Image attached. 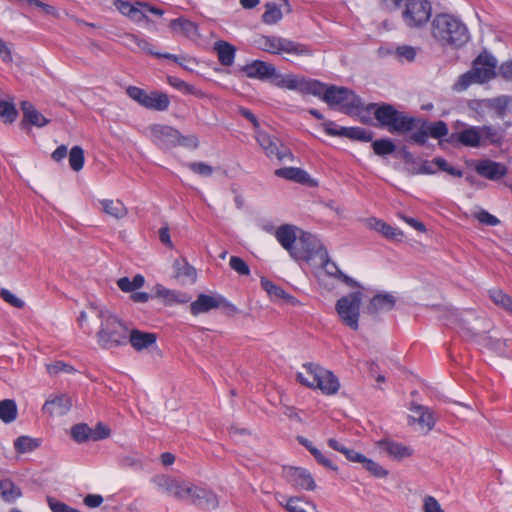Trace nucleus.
<instances>
[{"label":"nucleus","mask_w":512,"mask_h":512,"mask_svg":"<svg viewBox=\"0 0 512 512\" xmlns=\"http://www.w3.org/2000/svg\"><path fill=\"white\" fill-rule=\"evenodd\" d=\"M361 303L362 292L358 290L342 296L335 304V310L341 322L354 331L359 328Z\"/></svg>","instance_id":"6e6552de"},{"label":"nucleus","mask_w":512,"mask_h":512,"mask_svg":"<svg viewBox=\"0 0 512 512\" xmlns=\"http://www.w3.org/2000/svg\"><path fill=\"white\" fill-rule=\"evenodd\" d=\"M17 404L12 399L0 401V419L4 423H11L17 417Z\"/></svg>","instance_id":"37998d69"},{"label":"nucleus","mask_w":512,"mask_h":512,"mask_svg":"<svg viewBox=\"0 0 512 512\" xmlns=\"http://www.w3.org/2000/svg\"><path fill=\"white\" fill-rule=\"evenodd\" d=\"M424 512H444L439 502L433 496H426L423 503Z\"/></svg>","instance_id":"774afa93"},{"label":"nucleus","mask_w":512,"mask_h":512,"mask_svg":"<svg viewBox=\"0 0 512 512\" xmlns=\"http://www.w3.org/2000/svg\"><path fill=\"white\" fill-rule=\"evenodd\" d=\"M344 133L345 137L362 142H370L373 139L372 131L360 127H346Z\"/></svg>","instance_id":"09e8293b"},{"label":"nucleus","mask_w":512,"mask_h":512,"mask_svg":"<svg viewBox=\"0 0 512 512\" xmlns=\"http://www.w3.org/2000/svg\"><path fill=\"white\" fill-rule=\"evenodd\" d=\"M188 167L191 171L203 177L211 176L214 171L212 166L204 162H192L188 164Z\"/></svg>","instance_id":"e2e57ef3"},{"label":"nucleus","mask_w":512,"mask_h":512,"mask_svg":"<svg viewBox=\"0 0 512 512\" xmlns=\"http://www.w3.org/2000/svg\"><path fill=\"white\" fill-rule=\"evenodd\" d=\"M284 476L290 484L298 489L313 491L316 488L311 473L304 468L285 467Z\"/></svg>","instance_id":"f3484780"},{"label":"nucleus","mask_w":512,"mask_h":512,"mask_svg":"<svg viewBox=\"0 0 512 512\" xmlns=\"http://www.w3.org/2000/svg\"><path fill=\"white\" fill-rule=\"evenodd\" d=\"M221 306L236 311V307L227 302L222 296L208 294H200L197 299L190 304V311L193 315H199Z\"/></svg>","instance_id":"2eb2a0df"},{"label":"nucleus","mask_w":512,"mask_h":512,"mask_svg":"<svg viewBox=\"0 0 512 512\" xmlns=\"http://www.w3.org/2000/svg\"><path fill=\"white\" fill-rule=\"evenodd\" d=\"M110 433V429L102 422H99L94 429H91V439L93 441L103 440L108 438Z\"/></svg>","instance_id":"69168bd1"},{"label":"nucleus","mask_w":512,"mask_h":512,"mask_svg":"<svg viewBox=\"0 0 512 512\" xmlns=\"http://www.w3.org/2000/svg\"><path fill=\"white\" fill-rule=\"evenodd\" d=\"M167 81L173 88H175L185 94H195L196 93V90L193 86L189 85L188 83L184 82L183 80H181L177 77L168 76Z\"/></svg>","instance_id":"bf43d9fd"},{"label":"nucleus","mask_w":512,"mask_h":512,"mask_svg":"<svg viewBox=\"0 0 512 512\" xmlns=\"http://www.w3.org/2000/svg\"><path fill=\"white\" fill-rule=\"evenodd\" d=\"M319 97L331 107L339 106L341 111L348 115H357L364 110L360 97L346 87L323 84V91Z\"/></svg>","instance_id":"39448f33"},{"label":"nucleus","mask_w":512,"mask_h":512,"mask_svg":"<svg viewBox=\"0 0 512 512\" xmlns=\"http://www.w3.org/2000/svg\"><path fill=\"white\" fill-rule=\"evenodd\" d=\"M410 134V141L418 144L425 145L429 136L435 139H441L448 135V126L444 121H437L428 123L420 118L418 126Z\"/></svg>","instance_id":"f8f14e48"},{"label":"nucleus","mask_w":512,"mask_h":512,"mask_svg":"<svg viewBox=\"0 0 512 512\" xmlns=\"http://www.w3.org/2000/svg\"><path fill=\"white\" fill-rule=\"evenodd\" d=\"M154 14L159 16L160 9L155 7H150L148 4L137 2L133 7L131 15L129 18L135 22L148 21L149 15Z\"/></svg>","instance_id":"c9c22d12"},{"label":"nucleus","mask_w":512,"mask_h":512,"mask_svg":"<svg viewBox=\"0 0 512 512\" xmlns=\"http://www.w3.org/2000/svg\"><path fill=\"white\" fill-rule=\"evenodd\" d=\"M156 341L157 334L133 329L128 336L127 342H129L135 350L141 351L154 345Z\"/></svg>","instance_id":"c85d7f7f"},{"label":"nucleus","mask_w":512,"mask_h":512,"mask_svg":"<svg viewBox=\"0 0 512 512\" xmlns=\"http://www.w3.org/2000/svg\"><path fill=\"white\" fill-rule=\"evenodd\" d=\"M71 437L78 443L91 439V428L85 423H79L71 428Z\"/></svg>","instance_id":"8fccbe9b"},{"label":"nucleus","mask_w":512,"mask_h":512,"mask_svg":"<svg viewBox=\"0 0 512 512\" xmlns=\"http://www.w3.org/2000/svg\"><path fill=\"white\" fill-rule=\"evenodd\" d=\"M273 83L279 88L299 91L301 93L312 94L314 96H321L323 91L322 82L315 79H306L294 74L281 75L277 73Z\"/></svg>","instance_id":"1a4fd4ad"},{"label":"nucleus","mask_w":512,"mask_h":512,"mask_svg":"<svg viewBox=\"0 0 512 512\" xmlns=\"http://www.w3.org/2000/svg\"><path fill=\"white\" fill-rule=\"evenodd\" d=\"M367 225L370 229H373L383 235L389 240H401L403 238V232L395 228L380 219L370 218L367 221Z\"/></svg>","instance_id":"2f4dec72"},{"label":"nucleus","mask_w":512,"mask_h":512,"mask_svg":"<svg viewBox=\"0 0 512 512\" xmlns=\"http://www.w3.org/2000/svg\"><path fill=\"white\" fill-rule=\"evenodd\" d=\"M274 174L277 177L300 184H306L310 181V175L305 170L298 167L279 168L275 170Z\"/></svg>","instance_id":"72a5a7b5"},{"label":"nucleus","mask_w":512,"mask_h":512,"mask_svg":"<svg viewBox=\"0 0 512 512\" xmlns=\"http://www.w3.org/2000/svg\"><path fill=\"white\" fill-rule=\"evenodd\" d=\"M229 265L232 270L237 272L240 275L248 276L250 274V268L247 263L240 257L231 256L229 260Z\"/></svg>","instance_id":"4d7b16f0"},{"label":"nucleus","mask_w":512,"mask_h":512,"mask_svg":"<svg viewBox=\"0 0 512 512\" xmlns=\"http://www.w3.org/2000/svg\"><path fill=\"white\" fill-rule=\"evenodd\" d=\"M265 8L266 10L262 15V21L265 24L273 25L278 23L282 19L283 13L281 7L276 3L268 2L266 3Z\"/></svg>","instance_id":"c03bdc74"},{"label":"nucleus","mask_w":512,"mask_h":512,"mask_svg":"<svg viewBox=\"0 0 512 512\" xmlns=\"http://www.w3.org/2000/svg\"><path fill=\"white\" fill-rule=\"evenodd\" d=\"M127 95L136 101L139 105L150 110H160V93L151 92L148 93L144 89L136 86H129L126 89Z\"/></svg>","instance_id":"6ab92c4d"},{"label":"nucleus","mask_w":512,"mask_h":512,"mask_svg":"<svg viewBox=\"0 0 512 512\" xmlns=\"http://www.w3.org/2000/svg\"><path fill=\"white\" fill-rule=\"evenodd\" d=\"M417 48L410 45H401L395 49V57L399 61L413 62L417 55Z\"/></svg>","instance_id":"603ef678"},{"label":"nucleus","mask_w":512,"mask_h":512,"mask_svg":"<svg viewBox=\"0 0 512 512\" xmlns=\"http://www.w3.org/2000/svg\"><path fill=\"white\" fill-rule=\"evenodd\" d=\"M491 300L498 306H501L512 315V298L500 289H492L489 291Z\"/></svg>","instance_id":"49530a36"},{"label":"nucleus","mask_w":512,"mask_h":512,"mask_svg":"<svg viewBox=\"0 0 512 512\" xmlns=\"http://www.w3.org/2000/svg\"><path fill=\"white\" fill-rule=\"evenodd\" d=\"M401 17L409 29H422L432 17V4L429 0H406Z\"/></svg>","instance_id":"0eeeda50"},{"label":"nucleus","mask_w":512,"mask_h":512,"mask_svg":"<svg viewBox=\"0 0 512 512\" xmlns=\"http://www.w3.org/2000/svg\"><path fill=\"white\" fill-rule=\"evenodd\" d=\"M215 50L217 51L218 60L224 66H231L235 58V48L225 41L215 43Z\"/></svg>","instance_id":"4c0bfd02"},{"label":"nucleus","mask_w":512,"mask_h":512,"mask_svg":"<svg viewBox=\"0 0 512 512\" xmlns=\"http://www.w3.org/2000/svg\"><path fill=\"white\" fill-rule=\"evenodd\" d=\"M246 76L251 79H258L261 81L269 80L277 76L276 67L268 62L262 60H255L250 64L243 67Z\"/></svg>","instance_id":"a211bd4d"},{"label":"nucleus","mask_w":512,"mask_h":512,"mask_svg":"<svg viewBox=\"0 0 512 512\" xmlns=\"http://www.w3.org/2000/svg\"><path fill=\"white\" fill-rule=\"evenodd\" d=\"M188 300L189 298L186 294L176 293L162 288V302L165 304L186 303Z\"/></svg>","instance_id":"6e6d98bb"},{"label":"nucleus","mask_w":512,"mask_h":512,"mask_svg":"<svg viewBox=\"0 0 512 512\" xmlns=\"http://www.w3.org/2000/svg\"><path fill=\"white\" fill-rule=\"evenodd\" d=\"M72 406L71 399L66 394H60L46 400L42 407V411L51 416H62L68 413Z\"/></svg>","instance_id":"4be33fe9"},{"label":"nucleus","mask_w":512,"mask_h":512,"mask_svg":"<svg viewBox=\"0 0 512 512\" xmlns=\"http://www.w3.org/2000/svg\"><path fill=\"white\" fill-rule=\"evenodd\" d=\"M68 158H69V165L72 170H74L75 172H78L83 168L84 162H85V156H84V150L80 146H78V145L73 146L71 148V150L69 151Z\"/></svg>","instance_id":"de8ad7c7"},{"label":"nucleus","mask_w":512,"mask_h":512,"mask_svg":"<svg viewBox=\"0 0 512 512\" xmlns=\"http://www.w3.org/2000/svg\"><path fill=\"white\" fill-rule=\"evenodd\" d=\"M41 442L37 438L30 436H19L14 441V448L19 454L30 453L40 446Z\"/></svg>","instance_id":"ea45409f"},{"label":"nucleus","mask_w":512,"mask_h":512,"mask_svg":"<svg viewBox=\"0 0 512 512\" xmlns=\"http://www.w3.org/2000/svg\"><path fill=\"white\" fill-rule=\"evenodd\" d=\"M18 112L14 104L0 101V119L5 123H12L16 120Z\"/></svg>","instance_id":"5fc2aeb1"},{"label":"nucleus","mask_w":512,"mask_h":512,"mask_svg":"<svg viewBox=\"0 0 512 512\" xmlns=\"http://www.w3.org/2000/svg\"><path fill=\"white\" fill-rule=\"evenodd\" d=\"M172 33L182 35L190 39H196L199 36L198 26L185 18L173 19L169 23Z\"/></svg>","instance_id":"cd10ccee"},{"label":"nucleus","mask_w":512,"mask_h":512,"mask_svg":"<svg viewBox=\"0 0 512 512\" xmlns=\"http://www.w3.org/2000/svg\"><path fill=\"white\" fill-rule=\"evenodd\" d=\"M173 276L181 284H193L196 281L197 273L194 267H192L185 259H177L173 263Z\"/></svg>","instance_id":"a878e982"},{"label":"nucleus","mask_w":512,"mask_h":512,"mask_svg":"<svg viewBox=\"0 0 512 512\" xmlns=\"http://www.w3.org/2000/svg\"><path fill=\"white\" fill-rule=\"evenodd\" d=\"M47 370L50 375H56V374H59L62 372L68 373V374L75 372V369L73 366H71L70 364H67L63 361H56L53 364L48 365Z\"/></svg>","instance_id":"052dcab7"},{"label":"nucleus","mask_w":512,"mask_h":512,"mask_svg":"<svg viewBox=\"0 0 512 512\" xmlns=\"http://www.w3.org/2000/svg\"><path fill=\"white\" fill-rule=\"evenodd\" d=\"M256 140L264 150L267 157H275L279 161L294 160V156L291 150L288 147L284 146L279 139L272 137L265 131H256Z\"/></svg>","instance_id":"9b49d317"},{"label":"nucleus","mask_w":512,"mask_h":512,"mask_svg":"<svg viewBox=\"0 0 512 512\" xmlns=\"http://www.w3.org/2000/svg\"><path fill=\"white\" fill-rule=\"evenodd\" d=\"M326 250L321 242L311 233L299 231L298 241L292 250L291 257L295 260L309 261Z\"/></svg>","instance_id":"9d476101"},{"label":"nucleus","mask_w":512,"mask_h":512,"mask_svg":"<svg viewBox=\"0 0 512 512\" xmlns=\"http://www.w3.org/2000/svg\"><path fill=\"white\" fill-rule=\"evenodd\" d=\"M319 378L317 382H315V387L320 389L324 394L333 395L337 393L339 390V381L337 377L329 370H325L322 368L321 372H319Z\"/></svg>","instance_id":"7c9ffc66"},{"label":"nucleus","mask_w":512,"mask_h":512,"mask_svg":"<svg viewBox=\"0 0 512 512\" xmlns=\"http://www.w3.org/2000/svg\"><path fill=\"white\" fill-rule=\"evenodd\" d=\"M360 463L365 470L375 477L385 478L388 475V471L385 468L372 459L367 458L365 455L364 460H361Z\"/></svg>","instance_id":"3c124183"},{"label":"nucleus","mask_w":512,"mask_h":512,"mask_svg":"<svg viewBox=\"0 0 512 512\" xmlns=\"http://www.w3.org/2000/svg\"><path fill=\"white\" fill-rule=\"evenodd\" d=\"M497 60L487 52H483L473 61L472 68L461 75L454 84V90H466L473 83H485L496 75Z\"/></svg>","instance_id":"20e7f679"},{"label":"nucleus","mask_w":512,"mask_h":512,"mask_svg":"<svg viewBox=\"0 0 512 512\" xmlns=\"http://www.w3.org/2000/svg\"><path fill=\"white\" fill-rule=\"evenodd\" d=\"M479 130L483 146H486L488 144H499L502 140V134L500 133V131L492 126H479Z\"/></svg>","instance_id":"a18cd8bd"},{"label":"nucleus","mask_w":512,"mask_h":512,"mask_svg":"<svg viewBox=\"0 0 512 512\" xmlns=\"http://www.w3.org/2000/svg\"><path fill=\"white\" fill-rule=\"evenodd\" d=\"M257 47L264 52L280 55L290 54L295 56H310V48L302 43L277 35H261L256 40Z\"/></svg>","instance_id":"423d86ee"},{"label":"nucleus","mask_w":512,"mask_h":512,"mask_svg":"<svg viewBox=\"0 0 512 512\" xmlns=\"http://www.w3.org/2000/svg\"><path fill=\"white\" fill-rule=\"evenodd\" d=\"M378 448L381 452L386 453L390 458L394 460H402L412 456L413 450L404 444L390 441V440H382L377 443Z\"/></svg>","instance_id":"5701e85b"},{"label":"nucleus","mask_w":512,"mask_h":512,"mask_svg":"<svg viewBox=\"0 0 512 512\" xmlns=\"http://www.w3.org/2000/svg\"><path fill=\"white\" fill-rule=\"evenodd\" d=\"M311 454L316 459V461L324 467L333 471L338 470V467L332 462V460L328 458L324 453H322L318 448L311 449Z\"/></svg>","instance_id":"0e129e2a"},{"label":"nucleus","mask_w":512,"mask_h":512,"mask_svg":"<svg viewBox=\"0 0 512 512\" xmlns=\"http://www.w3.org/2000/svg\"><path fill=\"white\" fill-rule=\"evenodd\" d=\"M23 112L22 125L30 124L36 127H44L49 121L28 101L21 102Z\"/></svg>","instance_id":"c756f323"},{"label":"nucleus","mask_w":512,"mask_h":512,"mask_svg":"<svg viewBox=\"0 0 512 512\" xmlns=\"http://www.w3.org/2000/svg\"><path fill=\"white\" fill-rule=\"evenodd\" d=\"M479 126H468L463 130L452 133L446 142L452 145L460 144L464 147L478 148L482 145Z\"/></svg>","instance_id":"dca6fc26"},{"label":"nucleus","mask_w":512,"mask_h":512,"mask_svg":"<svg viewBox=\"0 0 512 512\" xmlns=\"http://www.w3.org/2000/svg\"><path fill=\"white\" fill-rule=\"evenodd\" d=\"M47 503L52 512H80L79 510L72 508L63 502L58 501L53 497H48Z\"/></svg>","instance_id":"338daca9"},{"label":"nucleus","mask_w":512,"mask_h":512,"mask_svg":"<svg viewBox=\"0 0 512 512\" xmlns=\"http://www.w3.org/2000/svg\"><path fill=\"white\" fill-rule=\"evenodd\" d=\"M411 411L413 412L412 419L417 422L422 429L428 432L434 427L435 417L429 408L422 405H415Z\"/></svg>","instance_id":"473e14b6"},{"label":"nucleus","mask_w":512,"mask_h":512,"mask_svg":"<svg viewBox=\"0 0 512 512\" xmlns=\"http://www.w3.org/2000/svg\"><path fill=\"white\" fill-rule=\"evenodd\" d=\"M262 287L264 290L271 296L275 298H286L288 295L287 293L280 288L279 286L275 285L269 280H262L261 281Z\"/></svg>","instance_id":"680f3d73"},{"label":"nucleus","mask_w":512,"mask_h":512,"mask_svg":"<svg viewBox=\"0 0 512 512\" xmlns=\"http://www.w3.org/2000/svg\"><path fill=\"white\" fill-rule=\"evenodd\" d=\"M374 153L379 156L392 154L396 146L390 139H380L372 142Z\"/></svg>","instance_id":"864d4df0"},{"label":"nucleus","mask_w":512,"mask_h":512,"mask_svg":"<svg viewBox=\"0 0 512 512\" xmlns=\"http://www.w3.org/2000/svg\"><path fill=\"white\" fill-rule=\"evenodd\" d=\"M100 204L103 211L115 219H122L127 215V209L120 200L104 199Z\"/></svg>","instance_id":"e433bc0d"},{"label":"nucleus","mask_w":512,"mask_h":512,"mask_svg":"<svg viewBox=\"0 0 512 512\" xmlns=\"http://www.w3.org/2000/svg\"><path fill=\"white\" fill-rule=\"evenodd\" d=\"M90 311L100 320V327L96 334L97 343L104 349L125 345L128 341V328L110 311L90 304Z\"/></svg>","instance_id":"f03ea898"},{"label":"nucleus","mask_w":512,"mask_h":512,"mask_svg":"<svg viewBox=\"0 0 512 512\" xmlns=\"http://www.w3.org/2000/svg\"><path fill=\"white\" fill-rule=\"evenodd\" d=\"M430 33L441 47L460 48L470 38L466 24L448 13H438L434 16L430 24Z\"/></svg>","instance_id":"f257e3e1"},{"label":"nucleus","mask_w":512,"mask_h":512,"mask_svg":"<svg viewBox=\"0 0 512 512\" xmlns=\"http://www.w3.org/2000/svg\"><path fill=\"white\" fill-rule=\"evenodd\" d=\"M0 496L11 503L21 496V490L10 479H3L0 480Z\"/></svg>","instance_id":"58836bf2"},{"label":"nucleus","mask_w":512,"mask_h":512,"mask_svg":"<svg viewBox=\"0 0 512 512\" xmlns=\"http://www.w3.org/2000/svg\"><path fill=\"white\" fill-rule=\"evenodd\" d=\"M475 171L480 176L489 180H499L507 174V168L504 164L493 160H480L475 165Z\"/></svg>","instance_id":"412c9836"},{"label":"nucleus","mask_w":512,"mask_h":512,"mask_svg":"<svg viewBox=\"0 0 512 512\" xmlns=\"http://www.w3.org/2000/svg\"><path fill=\"white\" fill-rule=\"evenodd\" d=\"M303 371L297 373L299 382L309 388L315 387L322 368L312 363H306L302 366Z\"/></svg>","instance_id":"f704fd0d"},{"label":"nucleus","mask_w":512,"mask_h":512,"mask_svg":"<svg viewBox=\"0 0 512 512\" xmlns=\"http://www.w3.org/2000/svg\"><path fill=\"white\" fill-rule=\"evenodd\" d=\"M192 484L182 476L179 475H164L162 474V491L169 497L187 502L189 493L192 489Z\"/></svg>","instance_id":"ddd939ff"},{"label":"nucleus","mask_w":512,"mask_h":512,"mask_svg":"<svg viewBox=\"0 0 512 512\" xmlns=\"http://www.w3.org/2000/svg\"><path fill=\"white\" fill-rule=\"evenodd\" d=\"M162 145L167 147H174L176 145L196 148L198 146V139L194 135L181 136L180 133L170 126L162 127Z\"/></svg>","instance_id":"aec40b11"},{"label":"nucleus","mask_w":512,"mask_h":512,"mask_svg":"<svg viewBox=\"0 0 512 512\" xmlns=\"http://www.w3.org/2000/svg\"><path fill=\"white\" fill-rule=\"evenodd\" d=\"M396 299L390 293L376 294L367 306V313L375 315L382 312H388L395 306Z\"/></svg>","instance_id":"bb28decb"},{"label":"nucleus","mask_w":512,"mask_h":512,"mask_svg":"<svg viewBox=\"0 0 512 512\" xmlns=\"http://www.w3.org/2000/svg\"><path fill=\"white\" fill-rule=\"evenodd\" d=\"M297 231L298 230L295 226L284 224L278 227L275 232L277 241L285 250L289 252L290 255L292 254V250L298 241L299 234H297Z\"/></svg>","instance_id":"b1692460"},{"label":"nucleus","mask_w":512,"mask_h":512,"mask_svg":"<svg viewBox=\"0 0 512 512\" xmlns=\"http://www.w3.org/2000/svg\"><path fill=\"white\" fill-rule=\"evenodd\" d=\"M288 512H318L315 504L300 497H291L285 504Z\"/></svg>","instance_id":"79ce46f5"},{"label":"nucleus","mask_w":512,"mask_h":512,"mask_svg":"<svg viewBox=\"0 0 512 512\" xmlns=\"http://www.w3.org/2000/svg\"><path fill=\"white\" fill-rule=\"evenodd\" d=\"M187 502L205 511L215 510L219 506V499L216 493L207 487L195 484H192Z\"/></svg>","instance_id":"4468645a"},{"label":"nucleus","mask_w":512,"mask_h":512,"mask_svg":"<svg viewBox=\"0 0 512 512\" xmlns=\"http://www.w3.org/2000/svg\"><path fill=\"white\" fill-rule=\"evenodd\" d=\"M364 110L368 112L373 110L379 125L390 133L405 134L412 132L420 121V118L408 116L396 110L390 104H369Z\"/></svg>","instance_id":"7ed1b4c3"},{"label":"nucleus","mask_w":512,"mask_h":512,"mask_svg":"<svg viewBox=\"0 0 512 512\" xmlns=\"http://www.w3.org/2000/svg\"><path fill=\"white\" fill-rule=\"evenodd\" d=\"M0 297L9 305L21 309L25 306V302L17 297L15 294H13L11 291H9L6 288H2L0 290Z\"/></svg>","instance_id":"13d9d810"},{"label":"nucleus","mask_w":512,"mask_h":512,"mask_svg":"<svg viewBox=\"0 0 512 512\" xmlns=\"http://www.w3.org/2000/svg\"><path fill=\"white\" fill-rule=\"evenodd\" d=\"M145 283V279L141 274H137L130 279L129 277H121L117 280V286L122 292L133 293L140 289Z\"/></svg>","instance_id":"a19ab883"},{"label":"nucleus","mask_w":512,"mask_h":512,"mask_svg":"<svg viewBox=\"0 0 512 512\" xmlns=\"http://www.w3.org/2000/svg\"><path fill=\"white\" fill-rule=\"evenodd\" d=\"M321 255L319 256L321 260V264L325 272L333 277L341 279L344 283H346L350 287H361L360 284L352 279L351 277L343 274L341 270L338 268L335 262L331 261L328 255L327 250H321Z\"/></svg>","instance_id":"393cba45"}]
</instances>
